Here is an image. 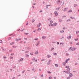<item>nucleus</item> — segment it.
Listing matches in <instances>:
<instances>
[{
  "label": "nucleus",
  "mask_w": 79,
  "mask_h": 79,
  "mask_svg": "<svg viewBox=\"0 0 79 79\" xmlns=\"http://www.w3.org/2000/svg\"><path fill=\"white\" fill-rule=\"evenodd\" d=\"M54 13L55 14V15L56 16H57L58 15V12L57 11H56L54 12Z\"/></svg>",
  "instance_id": "nucleus-1"
},
{
  "label": "nucleus",
  "mask_w": 79,
  "mask_h": 79,
  "mask_svg": "<svg viewBox=\"0 0 79 79\" xmlns=\"http://www.w3.org/2000/svg\"><path fill=\"white\" fill-rule=\"evenodd\" d=\"M64 72L65 73H67V74H69L71 73V71H64Z\"/></svg>",
  "instance_id": "nucleus-2"
},
{
  "label": "nucleus",
  "mask_w": 79,
  "mask_h": 79,
  "mask_svg": "<svg viewBox=\"0 0 79 79\" xmlns=\"http://www.w3.org/2000/svg\"><path fill=\"white\" fill-rule=\"evenodd\" d=\"M76 48H73L71 49L72 51H74L75 50H76Z\"/></svg>",
  "instance_id": "nucleus-3"
},
{
  "label": "nucleus",
  "mask_w": 79,
  "mask_h": 79,
  "mask_svg": "<svg viewBox=\"0 0 79 79\" xmlns=\"http://www.w3.org/2000/svg\"><path fill=\"white\" fill-rule=\"evenodd\" d=\"M71 35H70L69 36H68L67 37V39H71Z\"/></svg>",
  "instance_id": "nucleus-4"
},
{
  "label": "nucleus",
  "mask_w": 79,
  "mask_h": 79,
  "mask_svg": "<svg viewBox=\"0 0 79 79\" xmlns=\"http://www.w3.org/2000/svg\"><path fill=\"white\" fill-rule=\"evenodd\" d=\"M68 9V7H67L65 8H64V11H66V10Z\"/></svg>",
  "instance_id": "nucleus-5"
},
{
  "label": "nucleus",
  "mask_w": 79,
  "mask_h": 79,
  "mask_svg": "<svg viewBox=\"0 0 79 79\" xmlns=\"http://www.w3.org/2000/svg\"><path fill=\"white\" fill-rule=\"evenodd\" d=\"M53 25L54 26H56L57 25V23H55L53 24Z\"/></svg>",
  "instance_id": "nucleus-6"
},
{
  "label": "nucleus",
  "mask_w": 79,
  "mask_h": 79,
  "mask_svg": "<svg viewBox=\"0 0 79 79\" xmlns=\"http://www.w3.org/2000/svg\"><path fill=\"white\" fill-rule=\"evenodd\" d=\"M42 39H46V36H43L42 37Z\"/></svg>",
  "instance_id": "nucleus-7"
},
{
  "label": "nucleus",
  "mask_w": 79,
  "mask_h": 79,
  "mask_svg": "<svg viewBox=\"0 0 79 79\" xmlns=\"http://www.w3.org/2000/svg\"><path fill=\"white\" fill-rule=\"evenodd\" d=\"M40 26H41V24L40 23H39V25H38L37 26V27H40Z\"/></svg>",
  "instance_id": "nucleus-8"
},
{
  "label": "nucleus",
  "mask_w": 79,
  "mask_h": 79,
  "mask_svg": "<svg viewBox=\"0 0 79 79\" xmlns=\"http://www.w3.org/2000/svg\"><path fill=\"white\" fill-rule=\"evenodd\" d=\"M38 52H39V51H38L36 52L35 53V55H37V54H38Z\"/></svg>",
  "instance_id": "nucleus-9"
},
{
  "label": "nucleus",
  "mask_w": 79,
  "mask_h": 79,
  "mask_svg": "<svg viewBox=\"0 0 79 79\" xmlns=\"http://www.w3.org/2000/svg\"><path fill=\"white\" fill-rule=\"evenodd\" d=\"M73 76V74L72 73H70L69 75L70 77H72Z\"/></svg>",
  "instance_id": "nucleus-10"
},
{
  "label": "nucleus",
  "mask_w": 79,
  "mask_h": 79,
  "mask_svg": "<svg viewBox=\"0 0 79 79\" xmlns=\"http://www.w3.org/2000/svg\"><path fill=\"white\" fill-rule=\"evenodd\" d=\"M71 12H72V10H69L68 11V13H71Z\"/></svg>",
  "instance_id": "nucleus-11"
},
{
  "label": "nucleus",
  "mask_w": 79,
  "mask_h": 79,
  "mask_svg": "<svg viewBox=\"0 0 79 79\" xmlns=\"http://www.w3.org/2000/svg\"><path fill=\"white\" fill-rule=\"evenodd\" d=\"M23 60H24V59L23 58H22L20 60H19V61H23Z\"/></svg>",
  "instance_id": "nucleus-12"
},
{
  "label": "nucleus",
  "mask_w": 79,
  "mask_h": 79,
  "mask_svg": "<svg viewBox=\"0 0 79 79\" xmlns=\"http://www.w3.org/2000/svg\"><path fill=\"white\" fill-rule=\"evenodd\" d=\"M77 6V4H75L74 5V7H75V8H76V6Z\"/></svg>",
  "instance_id": "nucleus-13"
},
{
  "label": "nucleus",
  "mask_w": 79,
  "mask_h": 79,
  "mask_svg": "<svg viewBox=\"0 0 79 79\" xmlns=\"http://www.w3.org/2000/svg\"><path fill=\"white\" fill-rule=\"evenodd\" d=\"M50 24H52V23H53V21H52V20L50 21Z\"/></svg>",
  "instance_id": "nucleus-14"
},
{
  "label": "nucleus",
  "mask_w": 79,
  "mask_h": 79,
  "mask_svg": "<svg viewBox=\"0 0 79 79\" xmlns=\"http://www.w3.org/2000/svg\"><path fill=\"white\" fill-rule=\"evenodd\" d=\"M21 39L19 38V39H16V40H17L18 41V40H21Z\"/></svg>",
  "instance_id": "nucleus-15"
},
{
  "label": "nucleus",
  "mask_w": 79,
  "mask_h": 79,
  "mask_svg": "<svg viewBox=\"0 0 79 79\" xmlns=\"http://www.w3.org/2000/svg\"><path fill=\"white\" fill-rule=\"evenodd\" d=\"M70 69H71L70 68H68V69H67V71H70Z\"/></svg>",
  "instance_id": "nucleus-16"
},
{
  "label": "nucleus",
  "mask_w": 79,
  "mask_h": 79,
  "mask_svg": "<svg viewBox=\"0 0 79 79\" xmlns=\"http://www.w3.org/2000/svg\"><path fill=\"white\" fill-rule=\"evenodd\" d=\"M40 30H41V29L40 28H39L37 30V31H40Z\"/></svg>",
  "instance_id": "nucleus-17"
},
{
  "label": "nucleus",
  "mask_w": 79,
  "mask_h": 79,
  "mask_svg": "<svg viewBox=\"0 0 79 79\" xmlns=\"http://www.w3.org/2000/svg\"><path fill=\"white\" fill-rule=\"evenodd\" d=\"M50 6V5H47V6H46V7L48 8V6Z\"/></svg>",
  "instance_id": "nucleus-18"
},
{
  "label": "nucleus",
  "mask_w": 79,
  "mask_h": 79,
  "mask_svg": "<svg viewBox=\"0 0 79 79\" xmlns=\"http://www.w3.org/2000/svg\"><path fill=\"white\" fill-rule=\"evenodd\" d=\"M10 44V45H13V44H15V43H11Z\"/></svg>",
  "instance_id": "nucleus-19"
},
{
  "label": "nucleus",
  "mask_w": 79,
  "mask_h": 79,
  "mask_svg": "<svg viewBox=\"0 0 79 79\" xmlns=\"http://www.w3.org/2000/svg\"><path fill=\"white\" fill-rule=\"evenodd\" d=\"M65 68H69V66H67L65 67Z\"/></svg>",
  "instance_id": "nucleus-20"
},
{
  "label": "nucleus",
  "mask_w": 79,
  "mask_h": 79,
  "mask_svg": "<svg viewBox=\"0 0 79 79\" xmlns=\"http://www.w3.org/2000/svg\"><path fill=\"white\" fill-rule=\"evenodd\" d=\"M54 49H55V48H52L51 49V51H52L53 50H54Z\"/></svg>",
  "instance_id": "nucleus-21"
},
{
  "label": "nucleus",
  "mask_w": 79,
  "mask_h": 79,
  "mask_svg": "<svg viewBox=\"0 0 79 79\" xmlns=\"http://www.w3.org/2000/svg\"><path fill=\"white\" fill-rule=\"evenodd\" d=\"M51 57V56L50 55H48V58H50Z\"/></svg>",
  "instance_id": "nucleus-22"
},
{
  "label": "nucleus",
  "mask_w": 79,
  "mask_h": 79,
  "mask_svg": "<svg viewBox=\"0 0 79 79\" xmlns=\"http://www.w3.org/2000/svg\"><path fill=\"white\" fill-rule=\"evenodd\" d=\"M52 77H49V79H52Z\"/></svg>",
  "instance_id": "nucleus-23"
},
{
  "label": "nucleus",
  "mask_w": 79,
  "mask_h": 79,
  "mask_svg": "<svg viewBox=\"0 0 79 79\" xmlns=\"http://www.w3.org/2000/svg\"><path fill=\"white\" fill-rule=\"evenodd\" d=\"M29 56L28 55H26V57H29Z\"/></svg>",
  "instance_id": "nucleus-24"
},
{
  "label": "nucleus",
  "mask_w": 79,
  "mask_h": 79,
  "mask_svg": "<svg viewBox=\"0 0 79 79\" xmlns=\"http://www.w3.org/2000/svg\"><path fill=\"white\" fill-rule=\"evenodd\" d=\"M60 8L59 7V8H56V10H58L59 9H60Z\"/></svg>",
  "instance_id": "nucleus-25"
},
{
  "label": "nucleus",
  "mask_w": 79,
  "mask_h": 79,
  "mask_svg": "<svg viewBox=\"0 0 79 79\" xmlns=\"http://www.w3.org/2000/svg\"><path fill=\"white\" fill-rule=\"evenodd\" d=\"M49 26H53V24H50Z\"/></svg>",
  "instance_id": "nucleus-26"
},
{
  "label": "nucleus",
  "mask_w": 79,
  "mask_h": 79,
  "mask_svg": "<svg viewBox=\"0 0 79 79\" xmlns=\"http://www.w3.org/2000/svg\"><path fill=\"white\" fill-rule=\"evenodd\" d=\"M60 32H61V33H63L64 32V31L62 30V31H61Z\"/></svg>",
  "instance_id": "nucleus-27"
},
{
  "label": "nucleus",
  "mask_w": 79,
  "mask_h": 79,
  "mask_svg": "<svg viewBox=\"0 0 79 79\" xmlns=\"http://www.w3.org/2000/svg\"><path fill=\"white\" fill-rule=\"evenodd\" d=\"M73 48V47H71L70 48H69V50H70L71 49V48Z\"/></svg>",
  "instance_id": "nucleus-28"
},
{
  "label": "nucleus",
  "mask_w": 79,
  "mask_h": 79,
  "mask_svg": "<svg viewBox=\"0 0 79 79\" xmlns=\"http://www.w3.org/2000/svg\"><path fill=\"white\" fill-rule=\"evenodd\" d=\"M25 34L26 35H28V34H29V33H25Z\"/></svg>",
  "instance_id": "nucleus-29"
},
{
  "label": "nucleus",
  "mask_w": 79,
  "mask_h": 79,
  "mask_svg": "<svg viewBox=\"0 0 79 79\" xmlns=\"http://www.w3.org/2000/svg\"><path fill=\"white\" fill-rule=\"evenodd\" d=\"M60 45H63L64 44V43H61L60 44Z\"/></svg>",
  "instance_id": "nucleus-30"
},
{
  "label": "nucleus",
  "mask_w": 79,
  "mask_h": 79,
  "mask_svg": "<svg viewBox=\"0 0 79 79\" xmlns=\"http://www.w3.org/2000/svg\"><path fill=\"white\" fill-rule=\"evenodd\" d=\"M70 18H71V19H74V17H70Z\"/></svg>",
  "instance_id": "nucleus-31"
},
{
  "label": "nucleus",
  "mask_w": 79,
  "mask_h": 79,
  "mask_svg": "<svg viewBox=\"0 0 79 79\" xmlns=\"http://www.w3.org/2000/svg\"><path fill=\"white\" fill-rule=\"evenodd\" d=\"M39 44V43H37V44H36V46H37V45H38Z\"/></svg>",
  "instance_id": "nucleus-32"
},
{
  "label": "nucleus",
  "mask_w": 79,
  "mask_h": 79,
  "mask_svg": "<svg viewBox=\"0 0 79 79\" xmlns=\"http://www.w3.org/2000/svg\"><path fill=\"white\" fill-rule=\"evenodd\" d=\"M58 64H55V66L56 67H58Z\"/></svg>",
  "instance_id": "nucleus-33"
},
{
  "label": "nucleus",
  "mask_w": 79,
  "mask_h": 79,
  "mask_svg": "<svg viewBox=\"0 0 79 79\" xmlns=\"http://www.w3.org/2000/svg\"><path fill=\"white\" fill-rule=\"evenodd\" d=\"M65 64H66L65 63H63V64L64 65V66L65 65Z\"/></svg>",
  "instance_id": "nucleus-34"
},
{
  "label": "nucleus",
  "mask_w": 79,
  "mask_h": 79,
  "mask_svg": "<svg viewBox=\"0 0 79 79\" xmlns=\"http://www.w3.org/2000/svg\"><path fill=\"white\" fill-rule=\"evenodd\" d=\"M2 42H3V41L2 40H1L0 41V43H2Z\"/></svg>",
  "instance_id": "nucleus-35"
},
{
  "label": "nucleus",
  "mask_w": 79,
  "mask_h": 79,
  "mask_svg": "<svg viewBox=\"0 0 79 79\" xmlns=\"http://www.w3.org/2000/svg\"><path fill=\"white\" fill-rule=\"evenodd\" d=\"M35 21V20L34 19H33L32 21V23H34V22Z\"/></svg>",
  "instance_id": "nucleus-36"
},
{
  "label": "nucleus",
  "mask_w": 79,
  "mask_h": 79,
  "mask_svg": "<svg viewBox=\"0 0 79 79\" xmlns=\"http://www.w3.org/2000/svg\"><path fill=\"white\" fill-rule=\"evenodd\" d=\"M77 40H78V38L76 39L75 40L76 41H77Z\"/></svg>",
  "instance_id": "nucleus-37"
},
{
  "label": "nucleus",
  "mask_w": 79,
  "mask_h": 79,
  "mask_svg": "<svg viewBox=\"0 0 79 79\" xmlns=\"http://www.w3.org/2000/svg\"><path fill=\"white\" fill-rule=\"evenodd\" d=\"M54 55H56V53H54Z\"/></svg>",
  "instance_id": "nucleus-38"
},
{
  "label": "nucleus",
  "mask_w": 79,
  "mask_h": 79,
  "mask_svg": "<svg viewBox=\"0 0 79 79\" xmlns=\"http://www.w3.org/2000/svg\"><path fill=\"white\" fill-rule=\"evenodd\" d=\"M34 40H38V39L37 38H36V39H34Z\"/></svg>",
  "instance_id": "nucleus-39"
},
{
  "label": "nucleus",
  "mask_w": 79,
  "mask_h": 79,
  "mask_svg": "<svg viewBox=\"0 0 79 79\" xmlns=\"http://www.w3.org/2000/svg\"><path fill=\"white\" fill-rule=\"evenodd\" d=\"M61 21H62V20H61V19H60L59 20V22H61Z\"/></svg>",
  "instance_id": "nucleus-40"
},
{
  "label": "nucleus",
  "mask_w": 79,
  "mask_h": 79,
  "mask_svg": "<svg viewBox=\"0 0 79 79\" xmlns=\"http://www.w3.org/2000/svg\"><path fill=\"white\" fill-rule=\"evenodd\" d=\"M79 31H76V34L79 33Z\"/></svg>",
  "instance_id": "nucleus-41"
},
{
  "label": "nucleus",
  "mask_w": 79,
  "mask_h": 79,
  "mask_svg": "<svg viewBox=\"0 0 79 79\" xmlns=\"http://www.w3.org/2000/svg\"><path fill=\"white\" fill-rule=\"evenodd\" d=\"M10 59H13V57H10Z\"/></svg>",
  "instance_id": "nucleus-42"
},
{
  "label": "nucleus",
  "mask_w": 79,
  "mask_h": 79,
  "mask_svg": "<svg viewBox=\"0 0 79 79\" xmlns=\"http://www.w3.org/2000/svg\"><path fill=\"white\" fill-rule=\"evenodd\" d=\"M3 58H6V57L4 56L3 57Z\"/></svg>",
  "instance_id": "nucleus-43"
},
{
  "label": "nucleus",
  "mask_w": 79,
  "mask_h": 79,
  "mask_svg": "<svg viewBox=\"0 0 79 79\" xmlns=\"http://www.w3.org/2000/svg\"><path fill=\"white\" fill-rule=\"evenodd\" d=\"M35 60V58H34L32 60Z\"/></svg>",
  "instance_id": "nucleus-44"
},
{
  "label": "nucleus",
  "mask_w": 79,
  "mask_h": 79,
  "mask_svg": "<svg viewBox=\"0 0 79 79\" xmlns=\"http://www.w3.org/2000/svg\"><path fill=\"white\" fill-rule=\"evenodd\" d=\"M11 37H10L9 38H8V40H10L11 39Z\"/></svg>",
  "instance_id": "nucleus-45"
},
{
  "label": "nucleus",
  "mask_w": 79,
  "mask_h": 79,
  "mask_svg": "<svg viewBox=\"0 0 79 79\" xmlns=\"http://www.w3.org/2000/svg\"><path fill=\"white\" fill-rule=\"evenodd\" d=\"M30 55H33V53H32V52H31V53H30Z\"/></svg>",
  "instance_id": "nucleus-46"
},
{
  "label": "nucleus",
  "mask_w": 79,
  "mask_h": 79,
  "mask_svg": "<svg viewBox=\"0 0 79 79\" xmlns=\"http://www.w3.org/2000/svg\"><path fill=\"white\" fill-rule=\"evenodd\" d=\"M24 39H25V40H27V38H25Z\"/></svg>",
  "instance_id": "nucleus-47"
},
{
  "label": "nucleus",
  "mask_w": 79,
  "mask_h": 79,
  "mask_svg": "<svg viewBox=\"0 0 79 79\" xmlns=\"http://www.w3.org/2000/svg\"><path fill=\"white\" fill-rule=\"evenodd\" d=\"M76 45H79V43H78L76 44Z\"/></svg>",
  "instance_id": "nucleus-48"
},
{
  "label": "nucleus",
  "mask_w": 79,
  "mask_h": 79,
  "mask_svg": "<svg viewBox=\"0 0 79 79\" xmlns=\"http://www.w3.org/2000/svg\"><path fill=\"white\" fill-rule=\"evenodd\" d=\"M35 31H36V30H35L33 31V32H35Z\"/></svg>",
  "instance_id": "nucleus-49"
},
{
  "label": "nucleus",
  "mask_w": 79,
  "mask_h": 79,
  "mask_svg": "<svg viewBox=\"0 0 79 79\" xmlns=\"http://www.w3.org/2000/svg\"><path fill=\"white\" fill-rule=\"evenodd\" d=\"M48 73L49 74L50 73H51V72H48Z\"/></svg>",
  "instance_id": "nucleus-50"
},
{
  "label": "nucleus",
  "mask_w": 79,
  "mask_h": 79,
  "mask_svg": "<svg viewBox=\"0 0 79 79\" xmlns=\"http://www.w3.org/2000/svg\"><path fill=\"white\" fill-rule=\"evenodd\" d=\"M51 61H52V60H50L49 61H48L49 63H50V62H51Z\"/></svg>",
  "instance_id": "nucleus-51"
},
{
  "label": "nucleus",
  "mask_w": 79,
  "mask_h": 79,
  "mask_svg": "<svg viewBox=\"0 0 79 79\" xmlns=\"http://www.w3.org/2000/svg\"><path fill=\"white\" fill-rule=\"evenodd\" d=\"M24 72H25V71H23L22 72V73H24Z\"/></svg>",
  "instance_id": "nucleus-52"
},
{
  "label": "nucleus",
  "mask_w": 79,
  "mask_h": 79,
  "mask_svg": "<svg viewBox=\"0 0 79 79\" xmlns=\"http://www.w3.org/2000/svg\"><path fill=\"white\" fill-rule=\"evenodd\" d=\"M41 77H43V76H44V75L42 74V75H41Z\"/></svg>",
  "instance_id": "nucleus-53"
},
{
  "label": "nucleus",
  "mask_w": 79,
  "mask_h": 79,
  "mask_svg": "<svg viewBox=\"0 0 79 79\" xmlns=\"http://www.w3.org/2000/svg\"><path fill=\"white\" fill-rule=\"evenodd\" d=\"M69 59H68L66 60V61H69Z\"/></svg>",
  "instance_id": "nucleus-54"
},
{
  "label": "nucleus",
  "mask_w": 79,
  "mask_h": 79,
  "mask_svg": "<svg viewBox=\"0 0 79 79\" xmlns=\"http://www.w3.org/2000/svg\"><path fill=\"white\" fill-rule=\"evenodd\" d=\"M58 2L59 3H60V0L58 1Z\"/></svg>",
  "instance_id": "nucleus-55"
},
{
  "label": "nucleus",
  "mask_w": 79,
  "mask_h": 79,
  "mask_svg": "<svg viewBox=\"0 0 79 79\" xmlns=\"http://www.w3.org/2000/svg\"><path fill=\"white\" fill-rule=\"evenodd\" d=\"M42 61H44V59H43L41 60Z\"/></svg>",
  "instance_id": "nucleus-56"
},
{
  "label": "nucleus",
  "mask_w": 79,
  "mask_h": 79,
  "mask_svg": "<svg viewBox=\"0 0 79 79\" xmlns=\"http://www.w3.org/2000/svg\"><path fill=\"white\" fill-rule=\"evenodd\" d=\"M13 35L12 34H10V35Z\"/></svg>",
  "instance_id": "nucleus-57"
},
{
  "label": "nucleus",
  "mask_w": 79,
  "mask_h": 79,
  "mask_svg": "<svg viewBox=\"0 0 79 79\" xmlns=\"http://www.w3.org/2000/svg\"><path fill=\"white\" fill-rule=\"evenodd\" d=\"M16 35H13V37H15V36Z\"/></svg>",
  "instance_id": "nucleus-58"
},
{
  "label": "nucleus",
  "mask_w": 79,
  "mask_h": 79,
  "mask_svg": "<svg viewBox=\"0 0 79 79\" xmlns=\"http://www.w3.org/2000/svg\"><path fill=\"white\" fill-rule=\"evenodd\" d=\"M24 31V29H23L22 30H21V31Z\"/></svg>",
  "instance_id": "nucleus-59"
},
{
  "label": "nucleus",
  "mask_w": 79,
  "mask_h": 79,
  "mask_svg": "<svg viewBox=\"0 0 79 79\" xmlns=\"http://www.w3.org/2000/svg\"><path fill=\"white\" fill-rule=\"evenodd\" d=\"M75 64V65H77V63H76Z\"/></svg>",
  "instance_id": "nucleus-60"
},
{
  "label": "nucleus",
  "mask_w": 79,
  "mask_h": 79,
  "mask_svg": "<svg viewBox=\"0 0 79 79\" xmlns=\"http://www.w3.org/2000/svg\"><path fill=\"white\" fill-rule=\"evenodd\" d=\"M28 52V51H25V53H27Z\"/></svg>",
  "instance_id": "nucleus-61"
},
{
  "label": "nucleus",
  "mask_w": 79,
  "mask_h": 79,
  "mask_svg": "<svg viewBox=\"0 0 79 79\" xmlns=\"http://www.w3.org/2000/svg\"><path fill=\"white\" fill-rule=\"evenodd\" d=\"M12 50H9V52H12Z\"/></svg>",
  "instance_id": "nucleus-62"
},
{
  "label": "nucleus",
  "mask_w": 79,
  "mask_h": 79,
  "mask_svg": "<svg viewBox=\"0 0 79 79\" xmlns=\"http://www.w3.org/2000/svg\"><path fill=\"white\" fill-rule=\"evenodd\" d=\"M50 19H50V18H49V19H48V20H49V21H50Z\"/></svg>",
  "instance_id": "nucleus-63"
},
{
  "label": "nucleus",
  "mask_w": 79,
  "mask_h": 79,
  "mask_svg": "<svg viewBox=\"0 0 79 79\" xmlns=\"http://www.w3.org/2000/svg\"><path fill=\"white\" fill-rule=\"evenodd\" d=\"M34 69H32V71H34Z\"/></svg>",
  "instance_id": "nucleus-64"
}]
</instances>
